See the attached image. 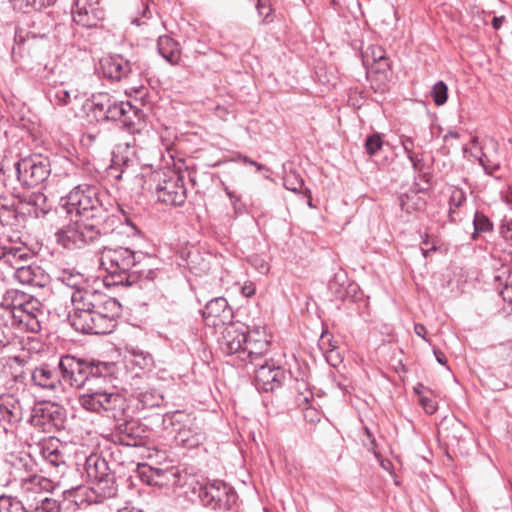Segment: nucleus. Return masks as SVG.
Wrapping results in <instances>:
<instances>
[{"mask_svg": "<svg viewBox=\"0 0 512 512\" xmlns=\"http://www.w3.org/2000/svg\"><path fill=\"white\" fill-rule=\"evenodd\" d=\"M62 206L79 219L71 221L56 233V241L66 249H81L113 232L120 219L113 214L110 196L98 186L79 184L65 198Z\"/></svg>", "mask_w": 512, "mask_h": 512, "instance_id": "f257e3e1", "label": "nucleus"}, {"mask_svg": "<svg viewBox=\"0 0 512 512\" xmlns=\"http://www.w3.org/2000/svg\"><path fill=\"white\" fill-rule=\"evenodd\" d=\"M72 311L68 315L70 325L84 334L105 335L116 327L121 312L117 299L101 290L89 287L71 294Z\"/></svg>", "mask_w": 512, "mask_h": 512, "instance_id": "f03ea898", "label": "nucleus"}, {"mask_svg": "<svg viewBox=\"0 0 512 512\" xmlns=\"http://www.w3.org/2000/svg\"><path fill=\"white\" fill-rule=\"evenodd\" d=\"M153 473L161 478L156 484L186 487L185 493L197 498L205 508L213 511H229L236 504L238 495L235 489L221 479H210L196 476H187L178 469L162 470L152 469Z\"/></svg>", "mask_w": 512, "mask_h": 512, "instance_id": "7ed1b4c3", "label": "nucleus"}, {"mask_svg": "<svg viewBox=\"0 0 512 512\" xmlns=\"http://www.w3.org/2000/svg\"><path fill=\"white\" fill-rule=\"evenodd\" d=\"M152 258L128 247H104L101 252V266L108 275L105 282L109 286H133L142 281H153L157 270L149 262Z\"/></svg>", "mask_w": 512, "mask_h": 512, "instance_id": "20e7f679", "label": "nucleus"}, {"mask_svg": "<svg viewBox=\"0 0 512 512\" xmlns=\"http://www.w3.org/2000/svg\"><path fill=\"white\" fill-rule=\"evenodd\" d=\"M61 383L73 388H85L103 380L109 383L117 378L118 365L113 361L86 360L72 355H64L58 363Z\"/></svg>", "mask_w": 512, "mask_h": 512, "instance_id": "39448f33", "label": "nucleus"}, {"mask_svg": "<svg viewBox=\"0 0 512 512\" xmlns=\"http://www.w3.org/2000/svg\"><path fill=\"white\" fill-rule=\"evenodd\" d=\"M10 482L15 485L27 508L61 486L60 480H52L33 473V463L28 455L13 457L10 467Z\"/></svg>", "mask_w": 512, "mask_h": 512, "instance_id": "423d86ee", "label": "nucleus"}, {"mask_svg": "<svg viewBox=\"0 0 512 512\" xmlns=\"http://www.w3.org/2000/svg\"><path fill=\"white\" fill-rule=\"evenodd\" d=\"M113 381L105 383L101 380L97 384H93L87 391L79 395L78 402L86 411L116 421H125L129 405L125 396L112 385Z\"/></svg>", "mask_w": 512, "mask_h": 512, "instance_id": "0eeeda50", "label": "nucleus"}, {"mask_svg": "<svg viewBox=\"0 0 512 512\" xmlns=\"http://www.w3.org/2000/svg\"><path fill=\"white\" fill-rule=\"evenodd\" d=\"M88 480L92 483V490L101 499H110L117 495L115 476L107 460L99 454L89 455L84 464Z\"/></svg>", "mask_w": 512, "mask_h": 512, "instance_id": "6e6552de", "label": "nucleus"}, {"mask_svg": "<svg viewBox=\"0 0 512 512\" xmlns=\"http://www.w3.org/2000/svg\"><path fill=\"white\" fill-rule=\"evenodd\" d=\"M155 194L157 200L172 206H181L187 198L184 178L175 171L157 173Z\"/></svg>", "mask_w": 512, "mask_h": 512, "instance_id": "1a4fd4ad", "label": "nucleus"}, {"mask_svg": "<svg viewBox=\"0 0 512 512\" xmlns=\"http://www.w3.org/2000/svg\"><path fill=\"white\" fill-rule=\"evenodd\" d=\"M18 180L28 187L44 182L50 175V162L41 155H32L15 163Z\"/></svg>", "mask_w": 512, "mask_h": 512, "instance_id": "9d476101", "label": "nucleus"}, {"mask_svg": "<svg viewBox=\"0 0 512 512\" xmlns=\"http://www.w3.org/2000/svg\"><path fill=\"white\" fill-rule=\"evenodd\" d=\"M254 382L257 390L273 392L282 385L285 378V371L276 366L273 361L263 360L255 363Z\"/></svg>", "mask_w": 512, "mask_h": 512, "instance_id": "9b49d317", "label": "nucleus"}, {"mask_svg": "<svg viewBox=\"0 0 512 512\" xmlns=\"http://www.w3.org/2000/svg\"><path fill=\"white\" fill-rule=\"evenodd\" d=\"M100 70L105 78L119 82L129 79L137 67L122 55H109L100 60Z\"/></svg>", "mask_w": 512, "mask_h": 512, "instance_id": "f8f14e48", "label": "nucleus"}, {"mask_svg": "<svg viewBox=\"0 0 512 512\" xmlns=\"http://www.w3.org/2000/svg\"><path fill=\"white\" fill-rule=\"evenodd\" d=\"M39 453L42 459L55 470L54 477L62 478L68 471L65 455L61 444L56 439H48L39 444Z\"/></svg>", "mask_w": 512, "mask_h": 512, "instance_id": "ddd939ff", "label": "nucleus"}, {"mask_svg": "<svg viewBox=\"0 0 512 512\" xmlns=\"http://www.w3.org/2000/svg\"><path fill=\"white\" fill-rule=\"evenodd\" d=\"M73 21L82 27L91 28L104 17L103 10L95 0H74L72 7Z\"/></svg>", "mask_w": 512, "mask_h": 512, "instance_id": "4468645a", "label": "nucleus"}, {"mask_svg": "<svg viewBox=\"0 0 512 512\" xmlns=\"http://www.w3.org/2000/svg\"><path fill=\"white\" fill-rule=\"evenodd\" d=\"M8 312L10 317V325L13 327L16 323L25 324L31 327L32 331H38L40 325L38 321L34 320L33 315L27 310V305L23 303V295L19 298H15L12 302H9V298L6 297L4 302L0 305V313L4 314Z\"/></svg>", "mask_w": 512, "mask_h": 512, "instance_id": "2eb2a0df", "label": "nucleus"}, {"mask_svg": "<svg viewBox=\"0 0 512 512\" xmlns=\"http://www.w3.org/2000/svg\"><path fill=\"white\" fill-rule=\"evenodd\" d=\"M244 342L245 331L234 325L225 327L218 338L219 349L226 355L236 354L240 360Z\"/></svg>", "mask_w": 512, "mask_h": 512, "instance_id": "dca6fc26", "label": "nucleus"}, {"mask_svg": "<svg viewBox=\"0 0 512 512\" xmlns=\"http://www.w3.org/2000/svg\"><path fill=\"white\" fill-rule=\"evenodd\" d=\"M136 154L134 144L126 141L118 143L113 150V165L109 167L108 175L115 180H121L126 173L124 168L119 169L117 166L127 168L129 163L133 161Z\"/></svg>", "mask_w": 512, "mask_h": 512, "instance_id": "f3484780", "label": "nucleus"}, {"mask_svg": "<svg viewBox=\"0 0 512 512\" xmlns=\"http://www.w3.org/2000/svg\"><path fill=\"white\" fill-rule=\"evenodd\" d=\"M32 383L41 388L50 391H56L61 388L60 371L49 364L42 363L36 366L31 372Z\"/></svg>", "mask_w": 512, "mask_h": 512, "instance_id": "a211bd4d", "label": "nucleus"}, {"mask_svg": "<svg viewBox=\"0 0 512 512\" xmlns=\"http://www.w3.org/2000/svg\"><path fill=\"white\" fill-rule=\"evenodd\" d=\"M23 210L36 218L46 215L51 210V204L46 195L40 191L25 193L20 197Z\"/></svg>", "mask_w": 512, "mask_h": 512, "instance_id": "6ab92c4d", "label": "nucleus"}, {"mask_svg": "<svg viewBox=\"0 0 512 512\" xmlns=\"http://www.w3.org/2000/svg\"><path fill=\"white\" fill-rule=\"evenodd\" d=\"M45 81L47 85L46 97L54 106H66L71 102L72 98H77L78 96L76 90L68 89L63 82L51 81L49 77H45Z\"/></svg>", "mask_w": 512, "mask_h": 512, "instance_id": "aec40b11", "label": "nucleus"}, {"mask_svg": "<svg viewBox=\"0 0 512 512\" xmlns=\"http://www.w3.org/2000/svg\"><path fill=\"white\" fill-rule=\"evenodd\" d=\"M24 407L21 401L12 394L0 396V414L2 418L11 423L16 424L24 418Z\"/></svg>", "mask_w": 512, "mask_h": 512, "instance_id": "412c9836", "label": "nucleus"}, {"mask_svg": "<svg viewBox=\"0 0 512 512\" xmlns=\"http://www.w3.org/2000/svg\"><path fill=\"white\" fill-rule=\"evenodd\" d=\"M229 313L228 302L223 297H217L210 300L204 307L202 315L208 325L217 326L223 323Z\"/></svg>", "mask_w": 512, "mask_h": 512, "instance_id": "4be33fe9", "label": "nucleus"}, {"mask_svg": "<svg viewBox=\"0 0 512 512\" xmlns=\"http://www.w3.org/2000/svg\"><path fill=\"white\" fill-rule=\"evenodd\" d=\"M56 278L60 283L72 290L71 294H75L78 291H84L91 287L88 284V280L85 275L75 268L59 269Z\"/></svg>", "mask_w": 512, "mask_h": 512, "instance_id": "5701e85b", "label": "nucleus"}, {"mask_svg": "<svg viewBox=\"0 0 512 512\" xmlns=\"http://www.w3.org/2000/svg\"><path fill=\"white\" fill-rule=\"evenodd\" d=\"M268 347L269 341L255 340L254 342H251L248 341L245 336L241 361L252 365L262 362L264 360L262 359L263 355L268 351Z\"/></svg>", "mask_w": 512, "mask_h": 512, "instance_id": "b1692460", "label": "nucleus"}, {"mask_svg": "<svg viewBox=\"0 0 512 512\" xmlns=\"http://www.w3.org/2000/svg\"><path fill=\"white\" fill-rule=\"evenodd\" d=\"M157 49L159 54L170 64L177 65L181 59V48L177 41L168 35L158 37Z\"/></svg>", "mask_w": 512, "mask_h": 512, "instance_id": "393cba45", "label": "nucleus"}, {"mask_svg": "<svg viewBox=\"0 0 512 512\" xmlns=\"http://www.w3.org/2000/svg\"><path fill=\"white\" fill-rule=\"evenodd\" d=\"M205 439L203 432L196 426L184 425L179 429L175 440L181 446L192 449L198 447Z\"/></svg>", "mask_w": 512, "mask_h": 512, "instance_id": "a878e982", "label": "nucleus"}, {"mask_svg": "<svg viewBox=\"0 0 512 512\" xmlns=\"http://www.w3.org/2000/svg\"><path fill=\"white\" fill-rule=\"evenodd\" d=\"M143 116V112L130 103V110H126L121 123L130 133H139L144 126Z\"/></svg>", "mask_w": 512, "mask_h": 512, "instance_id": "bb28decb", "label": "nucleus"}, {"mask_svg": "<svg viewBox=\"0 0 512 512\" xmlns=\"http://www.w3.org/2000/svg\"><path fill=\"white\" fill-rule=\"evenodd\" d=\"M134 394L143 409L159 407L164 400L162 393L154 388L135 391Z\"/></svg>", "mask_w": 512, "mask_h": 512, "instance_id": "cd10ccee", "label": "nucleus"}, {"mask_svg": "<svg viewBox=\"0 0 512 512\" xmlns=\"http://www.w3.org/2000/svg\"><path fill=\"white\" fill-rule=\"evenodd\" d=\"M91 108L98 121H101L102 114H105L112 105L114 99L106 92H99L91 96Z\"/></svg>", "mask_w": 512, "mask_h": 512, "instance_id": "c85d7f7f", "label": "nucleus"}, {"mask_svg": "<svg viewBox=\"0 0 512 512\" xmlns=\"http://www.w3.org/2000/svg\"><path fill=\"white\" fill-rule=\"evenodd\" d=\"M402 210L407 213L421 210L425 206V200L415 190H411L399 198Z\"/></svg>", "mask_w": 512, "mask_h": 512, "instance_id": "c756f323", "label": "nucleus"}, {"mask_svg": "<svg viewBox=\"0 0 512 512\" xmlns=\"http://www.w3.org/2000/svg\"><path fill=\"white\" fill-rule=\"evenodd\" d=\"M363 57L364 62H368L371 59L372 62L377 65V71L385 70L387 67H389V62L388 58L386 57L385 50L381 46H369Z\"/></svg>", "mask_w": 512, "mask_h": 512, "instance_id": "7c9ffc66", "label": "nucleus"}, {"mask_svg": "<svg viewBox=\"0 0 512 512\" xmlns=\"http://www.w3.org/2000/svg\"><path fill=\"white\" fill-rule=\"evenodd\" d=\"M10 317L8 312L0 313V347L10 345L15 339L13 327L10 325Z\"/></svg>", "mask_w": 512, "mask_h": 512, "instance_id": "2f4dec72", "label": "nucleus"}, {"mask_svg": "<svg viewBox=\"0 0 512 512\" xmlns=\"http://www.w3.org/2000/svg\"><path fill=\"white\" fill-rule=\"evenodd\" d=\"M130 110V102L114 100L105 114H102L101 121H122L126 110Z\"/></svg>", "mask_w": 512, "mask_h": 512, "instance_id": "473e14b6", "label": "nucleus"}, {"mask_svg": "<svg viewBox=\"0 0 512 512\" xmlns=\"http://www.w3.org/2000/svg\"><path fill=\"white\" fill-rule=\"evenodd\" d=\"M15 218V203L14 200L0 195V223L2 225H9L12 219Z\"/></svg>", "mask_w": 512, "mask_h": 512, "instance_id": "72a5a7b5", "label": "nucleus"}, {"mask_svg": "<svg viewBox=\"0 0 512 512\" xmlns=\"http://www.w3.org/2000/svg\"><path fill=\"white\" fill-rule=\"evenodd\" d=\"M346 282V275L340 271L334 274V277L328 283V289L331 294L337 299H345L347 296L344 284Z\"/></svg>", "mask_w": 512, "mask_h": 512, "instance_id": "f704fd0d", "label": "nucleus"}, {"mask_svg": "<svg viewBox=\"0 0 512 512\" xmlns=\"http://www.w3.org/2000/svg\"><path fill=\"white\" fill-rule=\"evenodd\" d=\"M0 512H28L23 501L10 495L0 496Z\"/></svg>", "mask_w": 512, "mask_h": 512, "instance_id": "c9c22d12", "label": "nucleus"}, {"mask_svg": "<svg viewBox=\"0 0 512 512\" xmlns=\"http://www.w3.org/2000/svg\"><path fill=\"white\" fill-rule=\"evenodd\" d=\"M28 509L33 512H60L61 507L57 500L46 495Z\"/></svg>", "mask_w": 512, "mask_h": 512, "instance_id": "e433bc0d", "label": "nucleus"}, {"mask_svg": "<svg viewBox=\"0 0 512 512\" xmlns=\"http://www.w3.org/2000/svg\"><path fill=\"white\" fill-rule=\"evenodd\" d=\"M15 278L22 284H33L36 277V271L38 268H33L30 265H18L15 266Z\"/></svg>", "mask_w": 512, "mask_h": 512, "instance_id": "4c0bfd02", "label": "nucleus"}, {"mask_svg": "<svg viewBox=\"0 0 512 512\" xmlns=\"http://www.w3.org/2000/svg\"><path fill=\"white\" fill-rule=\"evenodd\" d=\"M283 182H284V187L287 190L292 191L294 193L300 192L304 185L303 179L301 178L299 173H297L294 170L285 172L284 177H283Z\"/></svg>", "mask_w": 512, "mask_h": 512, "instance_id": "58836bf2", "label": "nucleus"}, {"mask_svg": "<svg viewBox=\"0 0 512 512\" xmlns=\"http://www.w3.org/2000/svg\"><path fill=\"white\" fill-rule=\"evenodd\" d=\"M474 233L473 238H476L478 233L491 232L493 230V224L490 219L480 212H476L473 219Z\"/></svg>", "mask_w": 512, "mask_h": 512, "instance_id": "ea45409f", "label": "nucleus"}, {"mask_svg": "<svg viewBox=\"0 0 512 512\" xmlns=\"http://www.w3.org/2000/svg\"><path fill=\"white\" fill-rule=\"evenodd\" d=\"M382 146L383 140L379 133H374L368 136L364 143L365 151L370 157L376 155L378 151L381 150Z\"/></svg>", "mask_w": 512, "mask_h": 512, "instance_id": "a19ab883", "label": "nucleus"}, {"mask_svg": "<svg viewBox=\"0 0 512 512\" xmlns=\"http://www.w3.org/2000/svg\"><path fill=\"white\" fill-rule=\"evenodd\" d=\"M431 96L436 105L441 106L446 103L448 98V87L443 81L434 84L431 90Z\"/></svg>", "mask_w": 512, "mask_h": 512, "instance_id": "79ce46f5", "label": "nucleus"}, {"mask_svg": "<svg viewBox=\"0 0 512 512\" xmlns=\"http://www.w3.org/2000/svg\"><path fill=\"white\" fill-rule=\"evenodd\" d=\"M467 199L466 193L460 188H453L449 198V213L455 212L457 208L463 205Z\"/></svg>", "mask_w": 512, "mask_h": 512, "instance_id": "37998d69", "label": "nucleus"}, {"mask_svg": "<svg viewBox=\"0 0 512 512\" xmlns=\"http://www.w3.org/2000/svg\"><path fill=\"white\" fill-rule=\"evenodd\" d=\"M28 257L29 254L25 248L11 245V254L7 260V264L15 268V266L20 265V262L25 261Z\"/></svg>", "mask_w": 512, "mask_h": 512, "instance_id": "c03bdc74", "label": "nucleus"}, {"mask_svg": "<svg viewBox=\"0 0 512 512\" xmlns=\"http://www.w3.org/2000/svg\"><path fill=\"white\" fill-rule=\"evenodd\" d=\"M408 159L412 165L413 171L419 176L423 175V179L427 181V173L425 171L426 166L423 157L420 154H415L413 156L408 157Z\"/></svg>", "mask_w": 512, "mask_h": 512, "instance_id": "a18cd8bd", "label": "nucleus"}, {"mask_svg": "<svg viewBox=\"0 0 512 512\" xmlns=\"http://www.w3.org/2000/svg\"><path fill=\"white\" fill-rule=\"evenodd\" d=\"M248 341L254 342L255 340L268 341L264 327L258 326L246 332Z\"/></svg>", "mask_w": 512, "mask_h": 512, "instance_id": "49530a36", "label": "nucleus"}, {"mask_svg": "<svg viewBox=\"0 0 512 512\" xmlns=\"http://www.w3.org/2000/svg\"><path fill=\"white\" fill-rule=\"evenodd\" d=\"M480 165L484 168L485 173L488 175H493V173L500 168L499 164L491 163L486 154L481 152L479 156H477Z\"/></svg>", "mask_w": 512, "mask_h": 512, "instance_id": "de8ad7c7", "label": "nucleus"}, {"mask_svg": "<svg viewBox=\"0 0 512 512\" xmlns=\"http://www.w3.org/2000/svg\"><path fill=\"white\" fill-rule=\"evenodd\" d=\"M399 140L405 154L407 155V158L416 154L414 152L415 144L412 137L407 135H401Z\"/></svg>", "mask_w": 512, "mask_h": 512, "instance_id": "09e8293b", "label": "nucleus"}, {"mask_svg": "<svg viewBox=\"0 0 512 512\" xmlns=\"http://www.w3.org/2000/svg\"><path fill=\"white\" fill-rule=\"evenodd\" d=\"M419 402L427 414H433L437 411V403L426 396L420 395Z\"/></svg>", "mask_w": 512, "mask_h": 512, "instance_id": "8fccbe9b", "label": "nucleus"}, {"mask_svg": "<svg viewBox=\"0 0 512 512\" xmlns=\"http://www.w3.org/2000/svg\"><path fill=\"white\" fill-rule=\"evenodd\" d=\"M25 3L26 7H31L34 10H40L44 7L50 6L55 3L56 0H21Z\"/></svg>", "mask_w": 512, "mask_h": 512, "instance_id": "3c124183", "label": "nucleus"}, {"mask_svg": "<svg viewBox=\"0 0 512 512\" xmlns=\"http://www.w3.org/2000/svg\"><path fill=\"white\" fill-rule=\"evenodd\" d=\"M256 8L259 16H262L264 20H266L272 12L269 0H258Z\"/></svg>", "mask_w": 512, "mask_h": 512, "instance_id": "603ef678", "label": "nucleus"}, {"mask_svg": "<svg viewBox=\"0 0 512 512\" xmlns=\"http://www.w3.org/2000/svg\"><path fill=\"white\" fill-rule=\"evenodd\" d=\"M138 423L135 422V421H130V422H127L125 421V423L123 425H121V431L123 433H125L128 437H136V433H135V429H138Z\"/></svg>", "mask_w": 512, "mask_h": 512, "instance_id": "864d4df0", "label": "nucleus"}, {"mask_svg": "<svg viewBox=\"0 0 512 512\" xmlns=\"http://www.w3.org/2000/svg\"><path fill=\"white\" fill-rule=\"evenodd\" d=\"M143 9L141 16H137L132 19V24L140 26L144 24V21H142V18H150L151 17V11L149 9V6L146 3H142Z\"/></svg>", "mask_w": 512, "mask_h": 512, "instance_id": "5fc2aeb1", "label": "nucleus"}, {"mask_svg": "<svg viewBox=\"0 0 512 512\" xmlns=\"http://www.w3.org/2000/svg\"><path fill=\"white\" fill-rule=\"evenodd\" d=\"M255 292H256V286L251 281H246L241 286V293L243 296H245L247 298L253 296L255 294Z\"/></svg>", "mask_w": 512, "mask_h": 512, "instance_id": "6e6d98bb", "label": "nucleus"}, {"mask_svg": "<svg viewBox=\"0 0 512 512\" xmlns=\"http://www.w3.org/2000/svg\"><path fill=\"white\" fill-rule=\"evenodd\" d=\"M11 254V245L0 246V259H3L6 263Z\"/></svg>", "mask_w": 512, "mask_h": 512, "instance_id": "4d7b16f0", "label": "nucleus"}, {"mask_svg": "<svg viewBox=\"0 0 512 512\" xmlns=\"http://www.w3.org/2000/svg\"><path fill=\"white\" fill-rule=\"evenodd\" d=\"M414 331L415 333L421 337L422 339H424L425 341H427V338L425 336L426 334V328L423 324H420V323H417L414 325Z\"/></svg>", "mask_w": 512, "mask_h": 512, "instance_id": "13d9d810", "label": "nucleus"}, {"mask_svg": "<svg viewBox=\"0 0 512 512\" xmlns=\"http://www.w3.org/2000/svg\"><path fill=\"white\" fill-rule=\"evenodd\" d=\"M240 158H241V160H242L244 163H246V164H249V165H252V166L256 167V168H257V170H262V169H264V165H263V164L258 163V162H256V161H254V160L250 159V158H249V157H247V156H241Z\"/></svg>", "mask_w": 512, "mask_h": 512, "instance_id": "bf43d9fd", "label": "nucleus"}, {"mask_svg": "<svg viewBox=\"0 0 512 512\" xmlns=\"http://www.w3.org/2000/svg\"><path fill=\"white\" fill-rule=\"evenodd\" d=\"M502 198L512 210V187H509L505 192H503Z\"/></svg>", "mask_w": 512, "mask_h": 512, "instance_id": "052dcab7", "label": "nucleus"}, {"mask_svg": "<svg viewBox=\"0 0 512 512\" xmlns=\"http://www.w3.org/2000/svg\"><path fill=\"white\" fill-rule=\"evenodd\" d=\"M434 355L436 357V360L441 365H446L447 359L443 352L439 350H434Z\"/></svg>", "mask_w": 512, "mask_h": 512, "instance_id": "680f3d73", "label": "nucleus"}, {"mask_svg": "<svg viewBox=\"0 0 512 512\" xmlns=\"http://www.w3.org/2000/svg\"><path fill=\"white\" fill-rule=\"evenodd\" d=\"M505 20L504 16L494 17L492 20V26L495 30H498L501 28L503 22Z\"/></svg>", "mask_w": 512, "mask_h": 512, "instance_id": "e2e57ef3", "label": "nucleus"}, {"mask_svg": "<svg viewBox=\"0 0 512 512\" xmlns=\"http://www.w3.org/2000/svg\"><path fill=\"white\" fill-rule=\"evenodd\" d=\"M449 138L458 139V138H459V133H458V132H456V131L450 130V131H448V132L444 135V140H448Z\"/></svg>", "mask_w": 512, "mask_h": 512, "instance_id": "0e129e2a", "label": "nucleus"}, {"mask_svg": "<svg viewBox=\"0 0 512 512\" xmlns=\"http://www.w3.org/2000/svg\"><path fill=\"white\" fill-rule=\"evenodd\" d=\"M335 348H336V346L334 344L329 343V348H327L325 351L327 353L326 357L328 360H330Z\"/></svg>", "mask_w": 512, "mask_h": 512, "instance_id": "69168bd1", "label": "nucleus"}, {"mask_svg": "<svg viewBox=\"0 0 512 512\" xmlns=\"http://www.w3.org/2000/svg\"><path fill=\"white\" fill-rule=\"evenodd\" d=\"M471 143H472V145H473L474 147H477V146L479 145V139H478V137H477V136H473V137L471 138Z\"/></svg>", "mask_w": 512, "mask_h": 512, "instance_id": "338daca9", "label": "nucleus"}, {"mask_svg": "<svg viewBox=\"0 0 512 512\" xmlns=\"http://www.w3.org/2000/svg\"><path fill=\"white\" fill-rule=\"evenodd\" d=\"M125 222H126L129 226H131V228H132V230H133L134 232H136V230H137V229H136L135 225L132 223V221H131L129 218L125 217Z\"/></svg>", "mask_w": 512, "mask_h": 512, "instance_id": "774afa93", "label": "nucleus"}]
</instances>
